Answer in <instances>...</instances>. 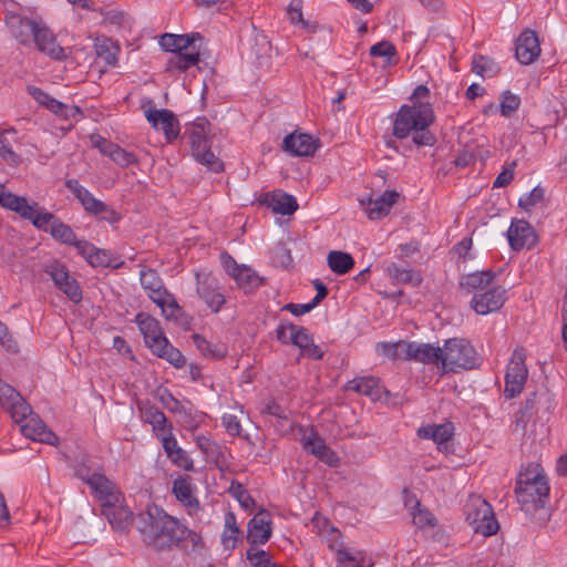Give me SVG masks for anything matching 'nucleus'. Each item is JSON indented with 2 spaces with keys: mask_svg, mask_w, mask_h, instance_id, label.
<instances>
[{
  "mask_svg": "<svg viewBox=\"0 0 567 567\" xmlns=\"http://www.w3.org/2000/svg\"><path fill=\"white\" fill-rule=\"evenodd\" d=\"M549 491L548 478L538 463L532 462L522 466L515 484V495L520 509L537 524H544L549 518Z\"/></svg>",
  "mask_w": 567,
  "mask_h": 567,
  "instance_id": "obj_1",
  "label": "nucleus"
},
{
  "mask_svg": "<svg viewBox=\"0 0 567 567\" xmlns=\"http://www.w3.org/2000/svg\"><path fill=\"white\" fill-rule=\"evenodd\" d=\"M137 529L144 542L157 550L171 548L192 534L186 526L155 505L147 506L138 514Z\"/></svg>",
  "mask_w": 567,
  "mask_h": 567,
  "instance_id": "obj_2",
  "label": "nucleus"
},
{
  "mask_svg": "<svg viewBox=\"0 0 567 567\" xmlns=\"http://www.w3.org/2000/svg\"><path fill=\"white\" fill-rule=\"evenodd\" d=\"M433 122L434 112L430 103L414 101L411 106L403 105L399 110L393 124V135L405 138L414 131L413 142L417 146H432L436 138L426 128Z\"/></svg>",
  "mask_w": 567,
  "mask_h": 567,
  "instance_id": "obj_3",
  "label": "nucleus"
},
{
  "mask_svg": "<svg viewBox=\"0 0 567 567\" xmlns=\"http://www.w3.org/2000/svg\"><path fill=\"white\" fill-rule=\"evenodd\" d=\"M21 218L30 220L32 225L44 233H49L53 239L64 245L75 243V233L54 214L39 206L37 202H30L27 214Z\"/></svg>",
  "mask_w": 567,
  "mask_h": 567,
  "instance_id": "obj_4",
  "label": "nucleus"
},
{
  "mask_svg": "<svg viewBox=\"0 0 567 567\" xmlns=\"http://www.w3.org/2000/svg\"><path fill=\"white\" fill-rule=\"evenodd\" d=\"M476 364V351L473 346L462 338H452L442 348V370L456 372L470 370Z\"/></svg>",
  "mask_w": 567,
  "mask_h": 567,
  "instance_id": "obj_5",
  "label": "nucleus"
},
{
  "mask_svg": "<svg viewBox=\"0 0 567 567\" xmlns=\"http://www.w3.org/2000/svg\"><path fill=\"white\" fill-rule=\"evenodd\" d=\"M465 515L468 525L476 534L492 536L499 529L492 506L481 496L470 497L465 505Z\"/></svg>",
  "mask_w": 567,
  "mask_h": 567,
  "instance_id": "obj_6",
  "label": "nucleus"
},
{
  "mask_svg": "<svg viewBox=\"0 0 567 567\" xmlns=\"http://www.w3.org/2000/svg\"><path fill=\"white\" fill-rule=\"evenodd\" d=\"M525 360V349H515L507 364L505 373L504 395L506 399H514L518 396L524 390L528 378V369L526 367Z\"/></svg>",
  "mask_w": 567,
  "mask_h": 567,
  "instance_id": "obj_7",
  "label": "nucleus"
},
{
  "mask_svg": "<svg viewBox=\"0 0 567 567\" xmlns=\"http://www.w3.org/2000/svg\"><path fill=\"white\" fill-rule=\"evenodd\" d=\"M196 293L214 313L219 312L227 302L219 280L208 272L196 274Z\"/></svg>",
  "mask_w": 567,
  "mask_h": 567,
  "instance_id": "obj_8",
  "label": "nucleus"
},
{
  "mask_svg": "<svg viewBox=\"0 0 567 567\" xmlns=\"http://www.w3.org/2000/svg\"><path fill=\"white\" fill-rule=\"evenodd\" d=\"M54 286L74 303L82 300V289L79 282L71 276L66 266L60 261H52L47 264L43 268Z\"/></svg>",
  "mask_w": 567,
  "mask_h": 567,
  "instance_id": "obj_9",
  "label": "nucleus"
},
{
  "mask_svg": "<svg viewBox=\"0 0 567 567\" xmlns=\"http://www.w3.org/2000/svg\"><path fill=\"white\" fill-rule=\"evenodd\" d=\"M145 117L155 130H162L168 143L175 141L179 135V123L175 114L166 109L145 110Z\"/></svg>",
  "mask_w": 567,
  "mask_h": 567,
  "instance_id": "obj_10",
  "label": "nucleus"
},
{
  "mask_svg": "<svg viewBox=\"0 0 567 567\" xmlns=\"http://www.w3.org/2000/svg\"><path fill=\"white\" fill-rule=\"evenodd\" d=\"M135 322L143 334L145 346L153 352L161 344H166L167 338L165 337L159 322L152 316L140 312L135 317Z\"/></svg>",
  "mask_w": 567,
  "mask_h": 567,
  "instance_id": "obj_11",
  "label": "nucleus"
},
{
  "mask_svg": "<svg viewBox=\"0 0 567 567\" xmlns=\"http://www.w3.org/2000/svg\"><path fill=\"white\" fill-rule=\"evenodd\" d=\"M398 198L399 193L396 190H385L377 198H361L359 203L361 208L365 212L368 218L371 220H377L389 214Z\"/></svg>",
  "mask_w": 567,
  "mask_h": 567,
  "instance_id": "obj_12",
  "label": "nucleus"
},
{
  "mask_svg": "<svg viewBox=\"0 0 567 567\" xmlns=\"http://www.w3.org/2000/svg\"><path fill=\"white\" fill-rule=\"evenodd\" d=\"M540 43L537 33L533 30L523 31L516 40L515 55L523 65L535 62L540 54Z\"/></svg>",
  "mask_w": 567,
  "mask_h": 567,
  "instance_id": "obj_13",
  "label": "nucleus"
},
{
  "mask_svg": "<svg viewBox=\"0 0 567 567\" xmlns=\"http://www.w3.org/2000/svg\"><path fill=\"white\" fill-rule=\"evenodd\" d=\"M21 433L32 440L49 445H58L59 437L53 433L37 414H31L20 425Z\"/></svg>",
  "mask_w": 567,
  "mask_h": 567,
  "instance_id": "obj_14",
  "label": "nucleus"
},
{
  "mask_svg": "<svg viewBox=\"0 0 567 567\" xmlns=\"http://www.w3.org/2000/svg\"><path fill=\"white\" fill-rule=\"evenodd\" d=\"M102 514L115 530L125 532L133 520V512L125 505L124 496L118 502H111L102 506Z\"/></svg>",
  "mask_w": 567,
  "mask_h": 567,
  "instance_id": "obj_15",
  "label": "nucleus"
},
{
  "mask_svg": "<svg viewBox=\"0 0 567 567\" xmlns=\"http://www.w3.org/2000/svg\"><path fill=\"white\" fill-rule=\"evenodd\" d=\"M271 518L266 509H260L248 523L247 538L250 542V547L262 545L268 542L271 536Z\"/></svg>",
  "mask_w": 567,
  "mask_h": 567,
  "instance_id": "obj_16",
  "label": "nucleus"
},
{
  "mask_svg": "<svg viewBox=\"0 0 567 567\" xmlns=\"http://www.w3.org/2000/svg\"><path fill=\"white\" fill-rule=\"evenodd\" d=\"M505 289L493 287L483 293H475L471 303L478 315H487L498 310L505 302Z\"/></svg>",
  "mask_w": 567,
  "mask_h": 567,
  "instance_id": "obj_17",
  "label": "nucleus"
},
{
  "mask_svg": "<svg viewBox=\"0 0 567 567\" xmlns=\"http://www.w3.org/2000/svg\"><path fill=\"white\" fill-rule=\"evenodd\" d=\"M507 238L514 250L532 248L536 244V235L534 228L525 220L512 221Z\"/></svg>",
  "mask_w": 567,
  "mask_h": 567,
  "instance_id": "obj_18",
  "label": "nucleus"
},
{
  "mask_svg": "<svg viewBox=\"0 0 567 567\" xmlns=\"http://www.w3.org/2000/svg\"><path fill=\"white\" fill-rule=\"evenodd\" d=\"M89 487L95 498L100 502L101 507L111 502H118L120 497L123 496L116 484L101 472L96 473V476H93V480L90 481Z\"/></svg>",
  "mask_w": 567,
  "mask_h": 567,
  "instance_id": "obj_19",
  "label": "nucleus"
},
{
  "mask_svg": "<svg viewBox=\"0 0 567 567\" xmlns=\"http://www.w3.org/2000/svg\"><path fill=\"white\" fill-rule=\"evenodd\" d=\"M318 147V141L305 133H291L282 141V150L292 156H311Z\"/></svg>",
  "mask_w": 567,
  "mask_h": 567,
  "instance_id": "obj_20",
  "label": "nucleus"
},
{
  "mask_svg": "<svg viewBox=\"0 0 567 567\" xmlns=\"http://www.w3.org/2000/svg\"><path fill=\"white\" fill-rule=\"evenodd\" d=\"M94 146L97 147L104 156H107L116 165L123 168L137 162V157L134 153L127 152L120 145L101 136L94 141Z\"/></svg>",
  "mask_w": 567,
  "mask_h": 567,
  "instance_id": "obj_21",
  "label": "nucleus"
},
{
  "mask_svg": "<svg viewBox=\"0 0 567 567\" xmlns=\"http://www.w3.org/2000/svg\"><path fill=\"white\" fill-rule=\"evenodd\" d=\"M33 42L39 51L55 60L65 59L64 49L56 43L54 34L43 24H38Z\"/></svg>",
  "mask_w": 567,
  "mask_h": 567,
  "instance_id": "obj_22",
  "label": "nucleus"
},
{
  "mask_svg": "<svg viewBox=\"0 0 567 567\" xmlns=\"http://www.w3.org/2000/svg\"><path fill=\"white\" fill-rule=\"evenodd\" d=\"M302 446L306 451L318 457L321 462L326 463L329 466H338L340 463V458L337 453L331 450L324 442L323 439L318 436L317 434H311L310 436L302 439Z\"/></svg>",
  "mask_w": 567,
  "mask_h": 567,
  "instance_id": "obj_23",
  "label": "nucleus"
},
{
  "mask_svg": "<svg viewBox=\"0 0 567 567\" xmlns=\"http://www.w3.org/2000/svg\"><path fill=\"white\" fill-rule=\"evenodd\" d=\"M453 431V424L447 422L444 424L420 427L417 434L423 439H432L437 444L440 451L450 453V441L452 440Z\"/></svg>",
  "mask_w": 567,
  "mask_h": 567,
  "instance_id": "obj_24",
  "label": "nucleus"
},
{
  "mask_svg": "<svg viewBox=\"0 0 567 567\" xmlns=\"http://www.w3.org/2000/svg\"><path fill=\"white\" fill-rule=\"evenodd\" d=\"M163 449L169 458V461L176 465L177 467L184 471L193 470V460L188 456V454L178 445L176 437L168 433L167 435H163L161 437Z\"/></svg>",
  "mask_w": 567,
  "mask_h": 567,
  "instance_id": "obj_25",
  "label": "nucleus"
},
{
  "mask_svg": "<svg viewBox=\"0 0 567 567\" xmlns=\"http://www.w3.org/2000/svg\"><path fill=\"white\" fill-rule=\"evenodd\" d=\"M196 444L209 462H213L218 467L227 465L228 450L225 446L205 435L196 436Z\"/></svg>",
  "mask_w": 567,
  "mask_h": 567,
  "instance_id": "obj_26",
  "label": "nucleus"
},
{
  "mask_svg": "<svg viewBox=\"0 0 567 567\" xmlns=\"http://www.w3.org/2000/svg\"><path fill=\"white\" fill-rule=\"evenodd\" d=\"M65 187L81 203L85 212L99 216V209L103 207V202L95 198L93 194L82 186L78 179L70 178L65 181Z\"/></svg>",
  "mask_w": 567,
  "mask_h": 567,
  "instance_id": "obj_27",
  "label": "nucleus"
},
{
  "mask_svg": "<svg viewBox=\"0 0 567 567\" xmlns=\"http://www.w3.org/2000/svg\"><path fill=\"white\" fill-rule=\"evenodd\" d=\"M202 40L199 33L190 34H169L162 35L159 44L165 51H169L173 54L187 51L196 45V41Z\"/></svg>",
  "mask_w": 567,
  "mask_h": 567,
  "instance_id": "obj_28",
  "label": "nucleus"
},
{
  "mask_svg": "<svg viewBox=\"0 0 567 567\" xmlns=\"http://www.w3.org/2000/svg\"><path fill=\"white\" fill-rule=\"evenodd\" d=\"M276 214L290 215L298 208V203L292 195L284 192L266 194L262 200Z\"/></svg>",
  "mask_w": 567,
  "mask_h": 567,
  "instance_id": "obj_29",
  "label": "nucleus"
},
{
  "mask_svg": "<svg viewBox=\"0 0 567 567\" xmlns=\"http://www.w3.org/2000/svg\"><path fill=\"white\" fill-rule=\"evenodd\" d=\"M28 92L39 104L45 106L48 110H50L59 116L66 118L69 116L70 111L80 113L79 107L70 109L68 105L50 96L48 93L43 92L39 87L29 86Z\"/></svg>",
  "mask_w": 567,
  "mask_h": 567,
  "instance_id": "obj_30",
  "label": "nucleus"
},
{
  "mask_svg": "<svg viewBox=\"0 0 567 567\" xmlns=\"http://www.w3.org/2000/svg\"><path fill=\"white\" fill-rule=\"evenodd\" d=\"M173 493L176 498L187 508L189 515L199 511V502L194 496L190 483L187 480L178 478L173 483Z\"/></svg>",
  "mask_w": 567,
  "mask_h": 567,
  "instance_id": "obj_31",
  "label": "nucleus"
},
{
  "mask_svg": "<svg viewBox=\"0 0 567 567\" xmlns=\"http://www.w3.org/2000/svg\"><path fill=\"white\" fill-rule=\"evenodd\" d=\"M209 126L210 124L206 117H198L192 124L186 126L184 135L188 136L192 151L207 146Z\"/></svg>",
  "mask_w": 567,
  "mask_h": 567,
  "instance_id": "obj_32",
  "label": "nucleus"
},
{
  "mask_svg": "<svg viewBox=\"0 0 567 567\" xmlns=\"http://www.w3.org/2000/svg\"><path fill=\"white\" fill-rule=\"evenodd\" d=\"M405 506L410 508V514L413 519V524L420 528H433L437 524L436 517L426 508L421 505L417 499L408 498Z\"/></svg>",
  "mask_w": 567,
  "mask_h": 567,
  "instance_id": "obj_33",
  "label": "nucleus"
},
{
  "mask_svg": "<svg viewBox=\"0 0 567 567\" xmlns=\"http://www.w3.org/2000/svg\"><path fill=\"white\" fill-rule=\"evenodd\" d=\"M199 48L197 45L187 51L175 53L169 58L166 69L168 71H186L199 62Z\"/></svg>",
  "mask_w": 567,
  "mask_h": 567,
  "instance_id": "obj_34",
  "label": "nucleus"
},
{
  "mask_svg": "<svg viewBox=\"0 0 567 567\" xmlns=\"http://www.w3.org/2000/svg\"><path fill=\"white\" fill-rule=\"evenodd\" d=\"M147 295L150 299L161 308L162 315L166 319H172L175 312L181 310L175 298L166 290L164 285L162 288L156 289V291L153 290Z\"/></svg>",
  "mask_w": 567,
  "mask_h": 567,
  "instance_id": "obj_35",
  "label": "nucleus"
},
{
  "mask_svg": "<svg viewBox=\"0 0 567 567\" xmlns=\"http://www.w3.org/2000/svg\"><path fill=\"white\" fill-rule=\"evenodd\" d=\"M494 278V272L489 270L476 271L462 277L460 286L466 292L471 293L477 290H484L493 282Z\"/></svg>",
  "mask_w": 567,
  "mask_h": 567,
  "instance_id": "obj_36",
  "label": "nucleus"
},
{
  "mask_svg": "<svg viewBox=\"0 0 567 567\" xmlns=\"http://www.w3.org/2000/svg\"><path fill=\"white\" fill-rule=\"evenodd\" d=\"M412 360L424 364L442 365V348L430 343L414 342Z\"/></svg>",
  "mask_w": 567,
  "mask_h": 567,
  "instance_id": "obj_37",
  "label": "nucleus"
},
{
  "mask_svg": "<svg viewBox=\"0 0 567 567\" xmlns=\"http://www.w3.org/2000/svg\"><path fill=\"white\" fill-rule=\"evenodd\" d=\"M384 270L388 277L398 284L419 286L422 282L420 272L411 268H400L395 262H389Z\"/></svg>",
  "mask_w": 567,
  "mask_h": 567,
  "instance_id": "obj_38",
  "label": "nucleus"
},
{
  "mask_svg": "<svg viewBox=\"0 0 567 567\" xmlns=\"http://www.w3.org/2000/svg\"><path fill=\"white\" fill-rule=\"evenodd\" d=\"M239 289L246 293L255 290L262 284V279L259 275L248 266L241 265V267L234 272L233 277Z\"/></svg>",
  "mask_w": 567,
  "mask_h": 567,
  "instance_id": "obj_39",
  "label": "nucleus"
},
{
  "mask_svg": "<svg viewBox=\"0 0 567 567\" xmlns=\"http://www.w3.org/2000/svg\"><path fill=\"white\" fill-rule=\"evenodd\" d=\"M29 204L30 202L24 196H18L8 192L3 185H0V206L3 208L12 210L22 217L27 214Z\"/></svg>",
  "mask_w": 567,
  "mask_h": 567,
  "instance_id": "obj_40",
  "label": "nucleus"
},
{
  "mask_svg": "<svg viewBox=\"0 0 567 567\" xmlns=\"http://www.w3.org/2000/svg\"><path fill=\"white\" fill-rule=\"evenodd\" d=\"M329 268L337 275L349 272L354 266L353 257L341 250H331L327 256Z\"/></svg>",
  "mask_w": 567,
  "mask_h": 567,
  "instance_id": "obj_41",
  "label": "nucleus"
},
{
  "mask_svg": "<svg viewBox=\"0 0 567 567\" xmlns=\"http://www.w3.org/2000/svg\"><path fill=\"white\" fill-rule=\"evenodd\" d=\"M338 567H365L370 566L363 551L342 548L337 551Z\"/></svg>",
  "mask_w": 567,
  "mask_h": 567,
  "instance_id": "obj_42",
  "label": "nucleus"
},
{
  "mask_svg": "<svg viewBox=\"0 0 567 567\" xmlns=\"http://www.w3.org/2000/svg\"><path fill=\"white\" fill-rule=\"evenodd\" d=\"M347 389L363 395H368L372 399L378 398L380 395L379 382L377 379L372 377L353 379L348 382Z\"/></svg>",
  "mask_w": 567,
  "mask_h": 567,
  "instance_id": "obj_43",
  "label": "nucleus"
},
{
  "mask_svg": "<svg viewBox=\"0 0 567 567\" xmlns=\"http://www.w3.org/2000/svg\"><path fill=\"white\" fill-rule=\"evenodd\" d=\"M152 353L161 359H165L176 369H182L186 365V358L168 339L166 340V344H161Z\"/></svg>",
  "mask_w": 567,
  "mask_h": 567,
  "instance_id": "obj_44",
  "label": "nucleus"
},
{
  "mask_svg": "<svg viewBox=\"0 0 567 567\" xmlns=\"http://www.w3.org/2000/svg\"><path fill=\"white\" fill-rule=\"evenodd\" d=\"M192 339L198 351L206 358L223 359L227 354L225 347L212 343L198 333L193 334Z\"/></svg>",
  "mask_w": 567,
  "mask_h": 567,
  "instance_id": "obj_45",
  "label": "nucleus"
},
{
  "mask_svg": "<svg viewBox=\"0 0 567 567\" xmlns=\"http://www.w3.org/2000/svg\"><path fill=\"white\" fill-rule=\"evenodd\" d=\"M96 54L102 59L106 65L115 66L117 63V55L120 47L111 39H102L95 44Z\"/></svg>",
  "mask_w": 567,
  "mask_h": 567,
  "instance_id": "obj_46",
  "label": "nucleus"
},
{
  "mask_svg": "<svg viewBox=\"0 0 567 567\" xmlns=\"http://www.w3.org/2000/svg\"><path fill=\"white\" fill-rule=\"evenodd\" d=\"M240 529L236 522V516L233 512L225 515V528L221 534V542L226 549H234L237 543Z\"/></svg>",
  "mask_w": 567,
  "mask_h": 567,
  "instance_id": "obj_47",
  "label": "nucleus"
},
{
  "mask_svg": "<svg viewBox=\"0 0 567 567\" xmlns=\"http://www.w3.org/2000/svg\"><path fill=\"white\" fill-rule=\"evenodd\" d=\"M141 413L144 422L151 424L155 433L165 432L167 417L159 409L147 405L141 410Z\"/></svg>",
  "mask_w": 567,
  "mask_h": 567,
  "instance_id": "obj_48",
  "label": "nucleus"
},
{
  "mask_svg": "<svg viewBox=\"0 0 567 567\" xmlns=\"http://www.w3.org/2000/svg\"><path fill=\"white\" fill-rule=\"evenodd\" d=\"M195 159L205 165L209 171L219 173L224 171L223 162L210 151L209 145L192 151Z\"/></svg>",
  "mask_w": 567,
  "mask_h": 567,
  "instance_id": "obj_49",
  "label": "nucleus"
},
{
  "mask_svg": "<svg viewBox=\"0 0 567 567\" xmlns=\"http://www.w3.org/2000/svg\"><path fill=\"white\" fill-rule=\"evenodd\" d=\"M38 24L39 22L34 20L22 18L19 19L18 24L13 27L12 31L14 37L19 40V42L23 45H27L31 41H33V35L35 33Z\"/></svg>",
  "mask_w": 567,
  "mask_h": 567,
  "instance_id": "obj_50",
  "label": "nucleus"
},
{
  "mask_svg": "<svg viewBox=\"0 0 567 567\" xmlns=\"http://www.w3.org/2000/svg\"><path fill=\"white\" fill-rule=\"evenodd\" d=\"M472 71L482 78H492L499 72V66L493 59L477 55L473 59Z\"/></svg>",
  "mask_w": 567,
  "mask_h": 567,
  "instance_id": "obj_51",
  "label": "nucleus"
},
{
  "mask_svg": "<svg viewBox=\"0 0 567 567\" xmlns=\"http://www.w3.org/2000/svg\"><path fill=\"white\" fill-rule=\"evenodd\" d=\"M14 131L0 132V156L10 166L16 167L21 163V156L17 154L8 140V134Z\"/></svg>",
  "mask_w": 567,
  "mask_h": 567,
  "instance_id": "obj_52",
  "label": "nucleus"
},
{
  "mask_svg": "<svg viewBox=\"0 0 567 567\" xmlns=\"http://www.w3.org/2000/svg\"><path fill=\"white\" fill-rule=\"evenodd\" d=\"M6 410L10 413L12 420L19 425H21V423H23L31 414H33L31 406L22 396H20V400L10 403Z\"/></svg>",
  "mask_w": 567,
  "mask_h": 567,
  "instance_id": "obj_53",
  "label": "nucleus"
},
{
  "mask_svg": "<svg viewBox=\"0 0 567 567\" xmlns=\"http://www.w3.org/2000/svg\"><path fill=\"white\" fill-rule=\"evenodd\" d=\"M520 105V97L511 91H504L499 97V112L504 117H511Z\"/></svg>",
  "mask_w": 567,
  "mask_h": 567,
  "instance_id": "obj_54",
  "label": "nucleus"
},
{
  "mask_svg": "<svg viewBox=\"0 0 567 567\" xmlns=\"http://www.w3.org/2000/svg\"><path fill=\"white\" fill-rule=\"evenodd\" d=\"M535 398H536V393L535 392L530 393L527 396V399L525 400L524 406L520 408L515 413V425L517 429L518 427L522 430L526 429V425L529 422V420L533 415L534 409H535Z\"/></svg>",
  "mask_w": 567,
  "mask_h": 567,
  "instance_id": "obj_55",
  "label": "nucleus"
},
{
  "mask_svg": "<svg viewBox=\"0 0 567 567\" xmlns=\"http://www.w3.org/2000/svg\"><path fill=\"white\" fill-rule=\"evenodd\" d=\"M228 492L234 498H236L239 502L243 508L251 509L254 507L255 499L250 496L248 491L239 482H231Z\"/></svg>",
  "mask_w": 567,
  "mask_h": 567,
  "instance_id": "obj_56",
  "label": "nucleus"
},
{
  "mask_svg": "<svg viewBox=\"0 0 567 567\" xmlns=\"http://www.w3.org/2000/svg\"><path fill=\"white\" fill-rule=\"evenodd\" d=\"M247 560L252 567H278L276 563L271 561L269 553L256 547L247 549Z\"/></svg>",
  "mask_w": 567,
  "mask_h": 567,
  "instance_id": "obj_57",
  "label": "nucleus"
},
{
  "mask_svg": "<svg viewBox=\"0 0 567 567\" xmlns=\"http://www.w3.org/2000/svg\"><path fill=\"white\" fill-rule=\"evenodd\" d=\"M140 281L143 289L150 293L151 291L162 288L163 280L158 274L153 269H144L140 274Z\"/></svg>",
  "mask_w": 567,
  "mask_h": 567,
  "instance_id": "obj_58",
  "label": "nucleus"
},
{
  "mask_svg": "<svg viewBox=\"0 0 567 567\" xmlns=\"http://www.w3.org/2000/svg\"><path fill=\"white\" fill-rule=\"evenodd\" d=\"M289 339L293 346L300 349V351L307 348V346L312 341V337L308 329L296 324L290 327Z\"/></svg>",
  "mask_w": 567,
  "mask_h": 567,
  "instance_id": "obj_59",
  "label": "nucleus"
},
{
  "mask_svg": "<svg viewBox=\"0 0 567 567\" xmlns=\"http://www.w3.org/2000/svg\"><path fill=\"white\" fill-rule=\"evenodd\" d=\"M545 192L542 187L533 188L528 194L522 196L518 200V206L525 210H529L544 199Z\"/></svg>",
  "mask_w": 567,
  "mask_h": 567,
  "instance_id": "obj_60",
  "label": "nucleus"
},
{
  "mask_svg": "<svg viewBox=\"0 0 567 567\" xmlns=\"http://www.w3.org/2000/svg\"><path fill=\"white\" fill-rule=\"evenodd\" d=\"M370 54L372 56H383L391 62V59L396 54L395 47L389 41H381L370 48Z\"/></svg>",
  "mask_w": 567,
  "mask_h": 567,
  "instance_id": "obj_61",
  "label": "nucleus"
},
{
  "mask_svg": "<svg viewBox=\"0 0 567 567\" xmlns=\"http://www.w3.org/2000/svg\"><path fill=\"white\" fill-rule=\"evenodd\" d=\"M22 396L16 389L10 384L0 381V403L6 409Z\"/></svg>",
  "mask_w": 567,
  "mask_h": 567,
  "instance_id": "obj_62",
  "label": "nucleus"
},
{
  "mask_svg": "<svg viewBox=\"0 0 567 567\" xmlns=\"http://www.w3.org/2000/svg\"><path fill=\"white\" fill-rule=\"evenodd\" d=\"M86 261L93 267H107L111 258L105 250L94 247Z\"/></svg>",
  "mask_w": 567,
  "mask_h": 567,
  "instance_id": "obj_63",
  "label": "nucleus"
},
{
  "mask_svg": "<svg viewBox=\"0 0 567 567\" xmlns=\"http://www.w3.org/2000/svg\"><path fill=\"white\" fill-rule=\"evenodd\" d=\"M96 473L100 472L93 470L86 460H83L75 466L76 477L83 481L86 485L90 484V481L93 480V476H96Z\"/></svg>",
  "mask_w": 567,
  "mask_h": 567,
  "instance_id": "obj_64",
  "label": "nucleus"
}]
</instances>
